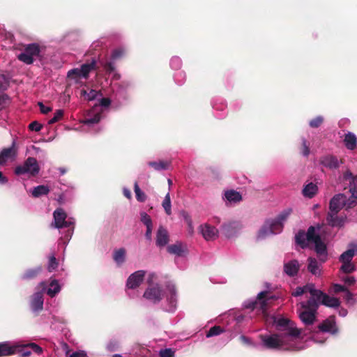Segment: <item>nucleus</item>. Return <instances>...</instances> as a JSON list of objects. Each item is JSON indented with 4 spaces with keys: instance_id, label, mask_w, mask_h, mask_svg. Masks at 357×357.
<instances>
[{
    "instance_id": "obj_5",
    "label": "nucleus",
    "mask_w": 357,
    "mask_h": 357,
    "mask_svg": "<svg viewBox=\"0 0 357 357\" xmlns=\"http://www.w3.org/2000/svg\"><path fill=\"white\" fill-rule=\"evenodd\" d=\"M26 344L20 342L6 341L0 342V357L10 356L15 354H20L21 357H28L31 353L30 351L24 349L26 347Z\"/></svg>"
},
{
    "instance_id": "obj_20",
    "label": "nucleus",
    "mask_w": 357,
    "mask_h": 357,
    "mask_svg": "<svg viewBox=\"0 0 357 357\" xmlns=\"http://www.w3.org/2000/svg\"><path fill=\"white\" fill-rule=\"evenodd\" d=\"M321 164L328 169H337L340 165L342 163V160H339L336 156L328 155L321 158Z\"/></svg>"
},
{
    "instance_id": "obj_18",
    "label": "nucleus",
    "mask_w": 357,
    "mask_h": 357,
    "mask_svg": "<svg viewBox=\"0 0 357 357\" xmlns=\"http://www.w3.org/2000/svg\"><path fill=\"white\" fill-rule=\"evenodd\" d=\"M167 250L169 254L174 255L177 257H185L188 252L186 244L180 241L168 245Z\"/></svg>"
},
{
    "instance_id": "obj_39",
    "label": "nucleus",
    "mask_w": 357,
    "mask_h": 357,
    "mask_svg": "<svg viewBox=\"0 0 357 357\" xmlns=\"http://www.w3.org/2000/svg\"><path fill=\"white\" fill-rule=\"evenodd\" d=\"M162 206L167 215H170L172 214V203L169 192L166 194L162 201Z\"/></svg>"
},
{
    "instance_id": "obj_35",
    "label": "nucleus",
    "mask_w": 357,
    "mask_h": 357,
    "mask_svg": "<svg viewBox=\"0 0 357 357\" xmlns=\"http://www.w3.org/2000/svg\"><path fill=\"white\" fill-rule=\"evenodd\" d=\"M42 271V268L40 266H37L33 268H30L26 270L22 275V279L23 280H30L34 278L38 275Z\"/></svg>"
},
{
    "instance_id": "obj_63",
    "label": "nucleus",
    "mask_w": 357,
    "mask_h": 357,
    "mask_svg": "<svg viewBox=\"0 0 357 357\" xmlns=\"http://www.w3.org/2000/svg\"><path fill=\"white\" fill-rule=\"evenodd\" d=\"M145 236L148 240H151L152 236V227H146V231L145 233Z\"/></svg>"
},
{
    "instance_id": "obj_24",
    "label": "nucleus",
    "mask_w": 357,
    "mask_h": 357,
    "mask_svg": "<svg viewBox=\"0 0 357 357\" xmlns=\"http://www.w3.org/2000/svg\"><path fill=\"white\" fill-rule=\"evenodd\" d=\"M338 212L329 211L327 215V222L332 227H342L344 219L337 215Z\"/></svg>"
},
{
    "instance_id": "obj_3",
    "label": "nucleus",
    "mask_w": 357,
    "mask_h": 357,
    "mask_svg": "<svg viewBox=\"0 0 357 357\" xmlns=\"http://www.w3.org/2000/svg\"><path fill=\"white\" fill-rule=\"evenodd\" d=\"M320 225L311 226L307 231H300L295 236L296 242L302 248H307L310 243L314 245L316 252L321 256L326 255V246L319 236Z\"/></svg>"
},
{
    "instance_id": "obj_16",
    "label": "nucleus",
    "mask_w": 357,
    "mask_h": 357,
    "mask_svg": "<svg viewBox=\"0 0 357 357\" xmlns=\"http://www.w3.org/2000/svg\"><path fill=\"white\" fill-rule=\"evenodd\" d=\"M199 231L206 241H213L218 236V230L208 224H204L199 227Z\"/></svg>"
},
{
    "instance_id": "obj_19",
    "label": "nucleus",
    "mask_w": 357,
    "mask_h": 357,
    "mask_svg": "<svg viewBox=\"0 0 357 357\" xmlns=\"http://www.w3.org/2000/svg\"><path fill=\"white\" fill-rule=\"evenodd\" d=\"M222 199L226 205H233L239 203L242 200L241 193L234 190H227L224 191Z\"/></svg>"
},
{
    "instance_id": "obj_57",
    "label": "nucleus",
    "mask_w": 357,
    "mask_h": 357,
    "mask_svg": "<svg viewBox=\"0 0 357 357\" xmlns=\"http://www.w3.org/2000/svg\"><path fill=\"white\" fill-rule=\"evenodd\" d=\"M26 346V347L32 349L33 351L38 354H40L43 352V349L36 343H28Z\"/></svg>"
},
{
    "instance_id": "obj_58",
    "label": "nucleus",
    "mask_w": 357,
    "mask_h": 357,
    "mask_svg": "<svg viewBox=\"0 0 357 357\" xmlns=\"http://www.w3.org/2000/svg\"><path fill=\"white\" fill-rule=\"evenodd\" d=\"M8 102V96L4 93H0V110L4 108Z\"/></svg>"
},
{
    "instance_id": "obj_34",
    "label": "nucleus",
    "mask_w": 357,
    "mask_h": 357,
    "mask_svg": "<svg viewBox=\"0 0 357 357\" xmlns=\"http://www.w3.org/2000/svg\"><path fill=\"white\" fill-rule=\"evenodd\" d=\"M50 192V189L47 185H40L33 188L31 190V195L34 197H39L45 195Z\"/></svg>"
},
{
    "instance_id": "obj_49",
    "label": "nucleus",
    "mask_w": 357,
    "mask_h": 357,
    "mask_svg": "<svg viewBox=\"0 0 357 357\" xmlns=\"http://www.w3.org/2000/svg\"><path fill=\"white\" fill-rule=\"evenodd\" d=\"M141 221L146 227H153L151 217L145 212L140 213Z\"/></svg>"
},
{
    "instance_id": "obj_42",
    "label": "nucleus",
    "mask_w": 357,
    "mask_h": 357,
    "mask_svg": "<svg viewBox=\"0 0 357 357\" xmlns=\"http://www.w3.org/2000/svg\"><path fill=\"white\" fill-rule=\"evenodd\" d=\"M182 66V61L178 56H173L170 59V67L173 70H179Z\"/></svg>"
},
{
    "instance_id": "obj_12",
    "label": "nucleus",
    "mask_w": 357,
    "mask_h": 357,
    "mask_svg": "<svg viewBox=\"0 0 357 357\" xmlns=\"http://www.w3.org/2000/svg\"><path fill=\"white\" fill-rule=\"evenodd\" d=\"M40 167L36 158H28L23 165L16 167L15 173L17 175L28 174L35 176L38 174Z\"/></svg>"
},
{
    "instance_id": "obj_44",
    "label": "nucleus",
    "mask_w": 357,
    "mask_h": 357,
    "mask_svg": "<svg viewBox=\"0 0 357 357\" xmlns=\"http://www.w3.org/2000/svg\"><path fill=\"white\" fill-rule=\"evenodd\" d=\"M343 179L349 181V186L353 184H356L357 180V176H354L352 173L347 170L343 174Z\"/></svg>"
},
{
    "instance_id": "obj_4",
    "label": "nucleus",
    "mask_w": 357,
    "mask_h": 357,
    "mask_svg": "<svg viewBox=\"0 0 357 357\" xmlns=\"http://www.w3.org/2000/svg\"><path fill=\"white\" fill-rule=\"evenodd\" d=\"M109 105L110 100L109 98H101L100 100V105H94L90 110L88 111L85 116V119L79 121L81 126L77 128H74L73 130L89 132H96V130L94 128L102 118V114L104 111L103 107L106 108Z\"/></svg>"
},
{
    "instance_id": "obj_45",
    "label": "nucleus",
    "mask_w": 357,
    "mask_h": 357,
    "mask_svg": "<svg viewBox=\"0 0 357 357\" xmlns=\"http://www.w3.org/2000/svg\"><path fill=\"white\" fill-rule=\"evenodd\" d=\"M224 330L218 326H215L209 329L206 334L207 337L218 335L223 333Z\"/></svg>"
},
{
    "instance_id": "obj_29",
    "label": "nucleus",
    "mask_w": 357,
    "mask_h": 357,
    "mask_svg": "<svg viewBox=\"0 0 357 357\" xmlns=\"http://www.w3.org/2000/svg\"><path fill=\"white\" fill-rule=\"evenodd\" d=\"M146 282L149 285V288L146 290H158V277L155 273L151 272L148 274Z\"/></svg>"
},
{
    "instance_id": "obj_9",
    "label": "nucleus",
    "mask_w": 357,
    "mask_h": 357,
    "mask_svg": "<svg viewBox=\"0 0 357 357\" xmlns=\"http://www.w3.org/2000/svg\"><path fill=\"white\" fill-rule=\"evenodd\" d=\"M164 291H144L143 297L150 303H155L160 301L162 294ZM168 294H166L167 300L169 301L170 307L167 310L169 311H173L176 307V291H167Z\"/></svg>"
},
{
    "instance_id": "obj_31",
    "label": "nucleus",
    "mask_w": 357,
    "mask_h": 357,
    "mask_svg": "<svg viewBox=\"0 0 357 357\" xmlns=\"http://www.w3.org/2000/svg\"><path fill=\"white\" fill-rule=\"evenodd\" d=\"M126 251L124 248H119L114 252L113 259L118 266H121L126 261Z\"/></svg>"
},
{
    "instance_id": "obj_1",
    "label": "nucleus",
    "mask_w": 357,
    "mask_h": 357,
    "mask_svg": "<svg viewBox=\"0 0 357 357\" xmlns=\"http://www.w3.org/2000/svg\"><path fill=\"white\" fill-rule=\"evenodd\" d=\"M279 331L277 334L261 335L262 345L266 349L295 351L303 349L300 341L301 331L288 319L280 317L274 321Z\"/></svg>"
},
{
    "instance_id": "obj_14",
    "label": "nucleus",
    "mask_w": 357,
    "mask_h": 357,
    "mask_svg": "<svg viewBox=\"0 0 357 357\" xmlns=\"http://www.w3.org/2000/svg\"><path fill=\"white\" fill-rule=\"evenodd\" d=\"M354 203L351 202V199L347 200L346 195L340 193L335 195L330 201L329 211L339 212L344 206L351 207Z\"/></svg>"
},
{
    "instance_id": "obj_56",
    "label": "nucleus",
    "mask_w": 357,
    "mask_h": 357,
    "mask_svg": "<svg viewBox=\"0 0 357 357\" xmlns=\"http://www.w3.org/2000/svg\"><path fill=\"white\" fill-rule=\"evenodd\" d=\"M344 298L348 305H353L355 303L353 291H345Z\"/></svg>"
},
{
    "instance_id": "obj_33",
    "label": "nucleus",
    "mask_w": 357,
    "mask_h": 357,
    "mask_svg": "<svg viewBox=\"0 0 357 357\" xmlns=\"http://www.w3.org/2000/svg\"><path fill=\"white\" fill-rule=\"evenodd\" d=\"M318 188L316 184L310 183L307 184L303 189V194L305 197L312 198L317 192Z\"/></svg>"
},
{
    "instance_id": "obj_38",
    "label": "nucleus",
    "mask_w": 357,
    "mask_h": 357,
    "mask_svg": "<svg viewBox=\"0 0 357 357\" xmlns=\"http://www.w3.org/2000/svg\"><path fill=\"white\" fill-rule=\"evenodd\" d=\"M40 286L41 290H60L62 287L59 281L55 279L52 280L48 286L45 282H41Z\"/></svg>"
},
{
    "instance_id": "obj_2",
    "label": "nucleus",
    "mask_w": 357,
    "mask_h": 357,
    "mask_svg": "<svg viewBox=\"0 0 357 357\" xmlns=\"http://www.w3.org/2000/svg\"><path fill=\"white\" fill-rule=\"evenodd\" d=\"M309 292L308 300L301 302V307L298 310L299 317L305 325H311L314 323L319 305H324L329 307H337L340 305L337 298L328 296L324 291Z\"/></svg>"
},
{
    "instance_id": "obj_17",
    "label": "nucleus",
    "mask_w": 357,
    "mask_h": 357,
    "mask_svg": "<svg viewBox=\"0 0 357 357\" xmlns=\"http://www.w3.org/2000/svg\"><path fill=\"white\" fill-rule=\"evenodd\" d=\"M42 292L36 291L30 299L29 305L33 313H38L43 308L44 298Z\"/></svg>"
},
{
    "instance_id": "obj_13",
    "label": "nucleus",
    "mask_w": 357,
    "mask_h": 357,
    "mask_svg": "<svg viewBox=\"0 0 357 357\" xmlns=\"http://www.w3.org/2000/svg\"><path fill=\"white\" fill-rule=\"evenodd\" d=\"M40 49L36 44L28 45L23 52L18 55V59L26 64H31L34 59L39 56Z\"/></svg>"
},
{
    "instance_id": "obj_52",
    "label": "nucleus",
    "mask_w": 357,
    "mask_h": 357,
    "mask_svg": "<svg viewBox=\"0 0 357 357\" xmlns=\"http://www.w3.org/2000/svg\"><path fill=\"white\" fill-rule=\"evenodd\" d=\"M159 356L160 357H175V352L172 349H161Z\"/></svg>"
},
{
    "instance_id": "obj_26",
    "label": "nucleus",
    "mask_w": 357,
    "mask_h": 357,
    "mask_svg": "<svg viewBox=\"0 0 357 357\" xmlns=\"http://www.w3.org/2000/svg\"><path fill=\"white\" fill-rule=\"evenodd\" d=\"M344 144L347 149L351 151L355 149L357 146L356 135L351 132H348L344 135Z\"/></svg>"
},
{
    "instance_id": "obj_6",
    "label": "nucleus",
    "mask_w": 357,
    "mask_h": 357,
    "mask_svg": "<svg viewBox=\"0 0 357 357\" xmlns=\"http://www.w3.org/2000/svg\"><path fill=\"white\" fill-rule=\"evenodd\" d=\"M96 61L84 63L79 68L70 70L67 73V79L70 84H79L82 79H86L89 73L95 68Z\"/></svg>"
},
{
    "instance_id": "obj_64",
    "label": "nucleus",
    "mask_w": 357,
    "mask_h": 357,
    "mask_svg": "<svg viewBox=\"0 0 357 357\" xmlns=\"http://www.w3.org/2000/svg\"><path fill=\"white\" fill-rule=\"evenodd\" d=\"M123 192L124 196L126 198H128V199H130L132 198L131 192H130V190L128 188H124L123 189Z\"/></svg>"
},
{
    "instance_id": "obj_8",
    "label": "nucleus",
    "mask_w": 357,
    "mask_h": 357,
    "mask_svg": "<svg viewBox=\"0 0 357 357\" xmlns=\"http://www.w3.org/2000/svg\"><path fill=\"white\" fill-rule=\"evenodd\" d=\"M271 291H260L257 298L255 301H246L243 303V307L248 309H254L259 306L263 311L266 310V306L269 305L272 300L276 297L270 294Z\"/></svg>"
},
{
    "instance_id": "obj_48",
    "label": "nucleus",
    "mask_w": 357,
    "mask_h": 357,
    "mask_svg": "<svg viewBox=\"0 0 357 357\" xmlns=\"http://www.w3.org/2000/svg\"><path fill=\"white\" fill-rule=\"evenodd\" d=\"M174 78L178 85H182L185 81V73L183 71H178L174 74Z\"/></svg>"
},
{
    "instance_id": "obj_62",
    "label": "nucleus",
    "mask_w": 357,
    "mask_h": 357,
    "mask_svg": "<svg viewBox=\"0 0 357 357\" xmlns=\"http://www.w3.org/2000/svg\"><path fill=\"white\" fill-rule=\"evenodd\" d=\"M296 290H310V291H312V290H316V289H315V287H314V284H309V285H307L305 287H298L296 289Z\"/></svg>"
},
{
    "instance_id": "obj_32",
    "label": "nucleus",
    "mask_w": 357,
    "mask_h": 357,
    "mask_svg": "<svg viewBox=\"0 0 357 357\" xmlns=\"http://www.w3.org/2000/svg\"><path fill=\"white\" fill-rule=\"evenodd\" d=\"M308 261V271L315 276H320L321 268L320 265L318 264L317 261L314 258H309Z\"/></svg>"
},
{
    "instance_id": "obj_37",
    "label": "nucleus",
    "mask_w": 357,
    "mask_h": 357,
    "mask_svg": "<svg viewBox=\"0 0 357 357\" xmlns=\"http://www.w3.org/2000/svg\"><path fill=\"white\" fill-rule=\"evenodd\" d=\"M271 235L274 234H273L272 231L269 229L268 226H266V223L264 222V225L259 230L257 234V239L263 240Z\"/></svg>"
},
{
    "instance_id": "obj_27",
    "label": "nucleus",
    "mask_w": 357,
    "mask_h": 357,
    "mask_svg": "<svg viewBox=\"0 0 357 357\" xmlns=\"http://www.w3.org/2000/svg\"><path fill=\"white\" fill-rule=\"evenodd\" d=\"M15 142L13 143L12 147L3 149L0 153V165H3L6 162L15 157V152L14 150Z\"/></svg>"
},
{
    "instance_id": "obj_55",
    "label": "nucleus",
    "mask_w": 357,
    "mask_h": 357,
    "mask_svg": "<svg viewBox=\"0 0 357 357\" xmlns=\"http://www.w3.org/2000/svg\"><path fill=\"white\" fill-rule=\"evenodd\" d=\"M8 85V82L7 77L3 75H0V91L6 90Z\"/></svg>"
},
{
    "instance_id": "obj_25",
    "label": "nucleus",
    "mask_w": 357,
    "mask_h": 357,
    "mask_svg": "<svg viewBox=\"0 0 357 357\" xmlns=\"http://www.w3.org/2000/svg\"><path fill=\"white\" fill-rule=\"evenodd\" d=\"M356 254H357V244L351 243L349 248L340 255V260L341 261H351Z\"/></svg>"
},
{
    "instance_id": "obj_54",
    "label": "nucleus",
    "mask_w": 357,
    "mask_h": 357,
    "mask_svg": "<svg viewBox=\"0 0 357 357\" xmlns=\"http://www.w3.org/2000/svg\"><path fill=\"white\" fill-rule=\"evenodd\" d=\"M302 146H303L302 151H301L302 154L304 156H308L310 154V148H309L307 141L305 138L302 139Z\"/></svg>"
},
{
    "instance_id": "obj_15",
    "label": "nucleus",
    "mask_w": 357,
    "mask_h": 357,
    "mask_svg": "<svg viewBox=\"0 0 357 357\" xmlns=\"http://www.w3.org/2000/svg\"><path fill=\"white\" fill-rule=\"evenodd\" d=\"M146 273L144 270H138L131 273L127 279L126 287L130 289L138 288L144 280Z\"/></svg>"
},
{
    "instance_id": "obj_46",
    "label": "nucleus",
    "mask_w": 357,
    "mask_h": 357,
    "mask_svg": "<svg viewBox=\"0 0 357 357\" xmlns=\"http://www.w3.org/2000/svg\"><path fill=\"white\" fill-rule=\"evenodd\" d=\"M342 265L341 266V270L346 273H349L353 272L355 270V266L351 263V261H341Z\"/></svg>"
},
{
    "instance_id": "obj_23",
    "label": "nucleus",
    "mask_w": 357,
    "mask_h": 357,
    "mask_svg": "<svg viewBox=\"0 0 357 357\" xmlns=\"http://www.w3.org/2000/svg\"><path fill=\"white\" fill-rule=\"evenodd\" d=\"M300 268V265L297 260H291L284 264V271L289 276L296 275Z\"/></svg>"
},
{
    "instance_id": "obj_36",
    "label": "nucleus",
    "mask_w": 357,
    "mask_h": 357,
    "mask_svg": "<svg viewBox=\"0 0 357 357\" xmlns=\"http://www.w3.org/2000/svg\"><path fill=\"white\" fill-rule=\"evenodd\" d=\"M148 165L153 167L155 171H161L167 169L169 166V162L167 161H151L148 162Z\"/></svg>"
},
{
    "instance_id": "obj_28",
    "label": "nucleus",
    "mask_w": 357,
    "mask_h": 357,
    "mask_svg": "<svg viewBox=\"0 0 357 357\" xmlns=\"http://www.w3.org/2000/svg\"><path fill=\"white\" fill-rule=\"evenodd\" d=\"M266 226L272 231L273 234H278L282 232L283 225L276 219H268L265 221Z\"/></svg>"
},
{
    "instance_id": "obj_59",
    "label": "nucleus",
    "mask_w": 357,
    "mask_h": 357,
    "mask_svg": "<svg viewBox=\"0 0 357 357\" xmlns=\"http://www.w3.org/2000/svg\"><path fill=\"white\" fill-rule=\"evenodd\" d=\"M29 128L31 130L38 132L41 130L42 126L37 121H33L29 124Z\"/></svg>"
},
{
    "instance_id": "obj_40",
    "label": "nucleus",
    "mask_w": 357,
    "mask_h": 357,
    "mask_svg": "<svg viewBox=\"0 0 357 357\" xmlns=\"http://www.w3.org/2000/svg\"><path fill=\"white\" fill-rule=\"evenodd\" d=\"M134 191H135L136 199L138 202H144L146 201V195L140 189L137 182H135L134 183Z\"/></svg>"
},
{
    "instance_id": "obj_21",
    "label": "nucleus",
    "mask_w": 357,
    "mask_h": 357,
    "mask_svg": "<svg viewBox=\"0 0 357 357\" xmlns=\"http://www.w3.org/2000/svg\"><path fill=\"white\" fill-rule=\"evenodd\" d=\"M169 242L168 231L163 227H160L156 234V245L158 247H164Z\"/></svg>"
},
{
    "instance_id": "obj_51",
    "label": "nucleus",
    "mask_w": 357,
    "mask_h": 357,
    "mask_svg": "<svg viewBox=\"0 0 357 357\" xmlns=\"http://www.w3.org/2000/svg\"><path fill=\"white\" fill-rule=\"evenodd\" d=\"M349 191L351 194V199L352 203H357V179L356 184L349 186Z\"/></svg>"
},
{
    "instance_id": "obj_47",
    "label": "nucleus",
    "mask_w": 357,
    "mask_h": 357,
    "mask_svg": "<svg viewBox=\"0 0 357 357\" xmlns=\"http://www.w3.org/2000/svg\"><path fill=\"white\" fill-rule=\"evenodd\" d=\"M324 122V117L321 116H317L314 119L310 120L309 121L310 127L312 128H317L319 127L322 123Z\"/></svg>"
},
{
    "instance_id": "obj_10",
    "label": "nucleus",
    "mask_w": 357,
    "mask_h": 357,
    "mask_svg": "<svg viewBox=\"0 0 357 357\" xmlns=\"http://www.w3.org/2000/svg\"><path fill=\"white\" fill-rule=\"evenodd\" d=\"M126 50L123 47L114 49L111 54V61H106L102 66L107 73L112 74V78L118 80L120 79V75L116 72L114 61L122 58L126 54Z\"/></svg>"
},
{
    "instance_id": "obj_11",
    "label": "nucleus",
    "mask_w": 357,
    "mask_h": 357,
    "mask_svg": "<svg viewBox=\"0 0 357 357\" xmlns=\"http://www.w3.org/2000/svg\"><path fill=\"white\" fill-rule=\"evenodd\" d=\"M54 221L52 226L56 229L67 228L73 226L75 219L68 218L66 213L61 208H57L53 213Z\"/></svg>"
},
{
    "instance_id": "obj_22",
    "label": "nucleus",
    "mask_w": 357,
    "mask_h": 357,
    "mask_svg": "<svg viewBox=\"0 0 357 357\" xmlns=\"http://www.w3.org/2000/svg\"><path fill=\"white\" fill-rule=\"evenodd\" d=\"M14 37L13 35L0 27V43L1 46L6 48L11 47L13 43Z\"/></svg>"
},
{
    "instance_id": "obj_41",
    "label": "nucleus",
    "mask_w": 357,
    "mask_h": 357,
    "mask_svg": "<svg viewBox=\"0 0 357 357\" xmlns=\"http://www.w3.org/2000/svg\"><path fill=\"white\" fill-rule=\"evenodd\" d=\"M292 212V209L290 208L283 210L279 215L275 218L283 226L284 223L288 219Z\"/></svg>"
},
{
    "instance_id": "obj_7",
    "label": "nucleus",
    "mask_w": 357,
    "mask_h": 357,
    "mask_svg": "<svg viewBox=\"0 0 357 357\" xmlns=\"http://www.w3.org/2000/svg\"><path fill=\"white\" fill-rule=\"evenodd\" d=\"M337 331L338 328L336 326L335 317H330L319 326V331L312 335V338L315 342L322 343L324 342L325 339L321 338L320 337L323 335L324 333H329L334 335L337 333Z\"/></svg>"
},
{
    "instance_id": "obj_30",
    "label": "nucleus",
    "mask_w": 357,
    "mask_h": 357,
    "mask_svg": "<svg viewBox=\"0 0 357 357\" xmlns=\"http://www.w3.org/2000/svg\"><path fill=\"white\" fill-rule=\"evenodd\" d=\"M342 281L344 285L335 284V290H347V288L351 287L354 284L356 280L353 276L347 275L342 278Z\"/></svg>"
},
{
    "instance_id": "obj_43",
    "label": "nucleus",
    "mask_w": 357,
    "mask_h": 357,
    "mask_svg": "<svg viewBox=\"0 0 357 357\" xmlns=\"http://www.w3.org/2000/svg\"><path fill=\"white\" fill-rule=\"evenodd\" d=\"M63 114L64 112L63 109H57L54 112V116L48 121V124H54L60 121L62 119Z\"/></svg>"
},
{
    "instance_id": "obj_60",
    "label": "nucleus",
    "mask_w": 357,
    "mask_h": 357,
    "mask_svg": "<svg viewBox=\"0 0 357 357\" xmlns=\"http://www.w3.org/2000/svg\"><path fill=\"white\" fill-rule=\"evenodd\" d=\"M38 106L40 107V112L43 114H47L52 111V108L50 107L45 106L42 102H38Z\"/></svg>"
},
{
    "instance_id": "obj_61",
    "label": "nucleus",
    "mask_w": 357,
    "mask_h": 357,
    "mask_svg": "<svg viewBox=\"0 0 357 357\" xmlns=\"http://www.w3.org/2000/svg\"><path fill=\"white\" fill-rule=\"evenodd\" d=\"M70 357H89L84 351H77L70 354Z\"/></svg>"
},
{
    "instance_id": "obj_50",
    "label": "nucleus",
    "mask_w": 357,
    "mask_h": 357,
    "mask_svg": "<svg viewBox=\"0 0 357 357\" xmlns=\"http://www.w3.org/2000/svg\"><path fill=\"white\" fill-rule=\"evenodd\" d=\"M58 266V261L54 256V255H52L49 258L47 268L49 271H54Z\"/></svg>"
},
{
    "instance_id": "obj_53",
    "label": "nucleus",
    "mask_w": 357,
    "mask_h": 357,
    "mask_svg": "<svg viewBox=\"0 0 357 357\" xmlns=\"http://www.w3.org/2000/svg\"><path fill=\"white\" fill-rule=\"evenodd\" d=\"M82 94L89 100H91L96 98L98 92L96 90L91 89L89 93L86 91H82Z\"/></svg>"
}]
</instances>
